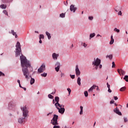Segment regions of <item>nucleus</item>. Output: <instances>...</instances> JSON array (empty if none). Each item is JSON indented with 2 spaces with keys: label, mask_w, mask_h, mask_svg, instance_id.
<instances>
[{
  "label": "nucleus",
  "mask_w": 128,
  "mask_h": 128,
  "mask_svg": "<svg viewBox=\"0 0 128 128\" xmlns=\"http://www.w3.org/2000/svg\"><path fill=\"white\" fill-rule=\"evenodd\" d=\"M20 60L21 61V66L22 68H23L22 69V72L24 76H25V78L28 80L30 78V77L28 76H30V72H28V68H32V66H30V61L28 60L24 56H20Z\"/></svg>",
  "instance_id": "obj_1"
},
{
  "label": "nucleus",
  "mask_w": 128,
  "mask_h": 128,
  "mask_svg": "<svg viewBox=\"0 0 128 128\" xmlns=\"http://www.w3.org/2000/svg\"><path fill=\"white\" fill-rule=\"evenodd\" d=\"M21 110L22 111L23 118H20L18 120V122L19 124H24L26 120L28 118V110L26 106L21 107Z\"/></svg>",
  "instance_id": "obj_2"
},
{
  "label": "nucleus",
  "mask_w": 128,
  "mask_h": 128,
  "mask_svg": "<svg viewBox=\"0 0 128 128\" xmlns=\"http://www.w3.org/2000/svg\"><path fill=\"white\" fill-rule=\"evenodd\" d=\"M58 116L54 114L52 119L51 120L50 124H52L54 126L53 128H60V126H58Z\"/></svg>",
  "instance_id": "obj_3"
},
{
  "label": "nucleus",
  "mask_w": 128,
  "mask_h": 128,
  "mask_svg": "<svg viewBox=\"0 0 128 128\" xmlns=\"http://www.w3.org/2000/svg\"><path fill=\"white\" fill-rule=\"evenodd\" d=\"M16 56H18L22 52V48H20V43L18 42L16 44Z\"/></svg>",
  "instance_id": "obj_4"
},
{
  "label": "nucleus",
  "mask_w": 128,
  "mask_h": 128,
  "mask_svg": "<svg viewBox=\"0 0 128 128\" xmlns=\"http://www.w3.org/2000/svg\"><path fill=\"white\" fill-rule=\"evenodd\" d=\"M92 64L94 66H95L96 70H98V66L100 64V60L98 58H96H96H94V60L92 62Z\"/></svg>",
  "instance_id": "obj_5"
},
{
  "label": "nucleus",
  "mask_w": 128,
  "mask_h": 128,
  "mask_svg": "<svg viewBox=\"0 0 128 128\" xmlns=\"http://www.w3.org/2000/svg\"><path fill=\"white\" fill-rule=\"evenodd\" d=\"M46 70V65L44 64H42L38 70V72L39 74H42V72H44Z\"/></svg>",
  "instance_id": "obj_6"
},
{
  "label": "nucleus",
  "mask_w": 128,
  "mask_h": 128,
  "mask_svg": "<svg viewBox=\"0 0 128 128\" xmlns=\"http://www.w3.org/2000/svg\"><path fill=\"white\" fill-rule=\"evenodd\" d=\"M55 70L57 72L60 70V62H57L55 64Z\"/></svg>",
  "instance_id": "obj_7"
},
{
  "label": "nucleus",
  "mask_w": 128,
  "mask_h": 128,
  "mask_svg": "<svg viewBox=\"0 0 128 128\" xmlns=\"http://www.w3.org/2000/svg\"><path fill=\"white\" fill-rule=\"evenodd\" d=\"M56 108L58 110V112H60V114H64L66 109H64V108Z\"/></svg>",
  "instance_id": "obj_8"
},
{
  "label": "nucleus",
  "mask_w": 128,
  "mask_h": 128,
  "mask_svg": "<svg viewBox=\"0 0 128 128\" xmlns=\"http://www.w3.org/2000/svg\"><path fill=\"white\" fill-rule=\"evenodd\" d=\"M76 73L77 76H80V69H78V65H76Z\"/></svg>",
  "instance_id": "obj_9"
},
{
  "label": "nucleus",
  "mask_w": 128,
  "mask_h": 128,
  "mask_svg": "<svg viewBox=\"0 0 128 128\" xmlns=\"http://www.w3.org/2000/svg\"><path fill=\"white\" fill-rule=\"evenodd\" d=\"M9 108L10 110H12L16 106V104L12 102H10L8 104Z\"/></svg>",
  "instance_id": "obj_10"
},
{
  "label": "nucleus",
  "mask_w": 128,
  "mask_h": 128,
  "mask_svg": "<svg viewBox=\"0 0 128 128\" xmlns=\"http://www.w3.org/2000/svg\"><path fill=\"white\" fill-rule=\"evenodd\" d=\"M70 10L71 12H76V7H74V5L72 4L70 6Z\"/></svg>",
  "instance_id": "obj_11"
},
{
  "label": "nucleus",
  "mask_w": 128,
  "mask_h": 128,
  "mask_svg": "<svg viewBox=\"0 0 128 128\" xmlns=\"http://www.w3.org/2000/svg\"><path fill=\"white\" fill-rule=\"evenodd\" d=\"M117 70L120 75V74H122V76H124V74H126V72H124L122 69H118Z\"/></svg>",
  "instance_id": "obj_12"
},
{
  "label": "nucleus",
  "mask_w": 128,
  "mask_h": 128,
  "mask_svg": "<svg viewBox=\"0 0 128 128\" xmlns=\"http://www.w3.org/2000/svg\"><path fill=\"white\" fill-rule=\"evenodd\" d=\"M114 112L117 114H118L119 116H122V112H120V110H118V107H116L115 109H114Z\"/></svg>",
  "instance_id": "obj_13"
},
{
  "label": "nucleus",
  "mask_w": 128,
  "mask_h": 128,
  "mask_svg": "<svg viewBox=\"0 0 128 128\" xmlns=\"http://www.w3.org/2000/svg\"><path fill=\"white\" fill-rule=\"evenodd\" d=\"M96 88V85H93V86L88 90V92H92V90H95Z\"/></svg>",
  "instance_id": "obj_14"
},
{
  "label": "nucleus",
  "mask_w": 128,
  "mask_h": 128,
  "mask_svg": "<svg viewBox=\"0 0 128 128\" xmlns=\"http://www.w3.org/2000/svg\"><path fill=\"white\" fill-rule=\"evenodd\" d=\"M55 102H56V103L54 104L55 106H56V105L58 104V102H60V98L58 96H56L54 98Z\"/></svg>",
  "instance_id": "obj_15"
},
{
  "label": "nucleus",
  "mask_w": 128,
  "mask_h": 128,
  "mask_svg": "<svg viewBox=\"0 0 128 128\" xmlns=\"http://www.w3.org/2000/svg\"><path fill=\"white\" fill-rule=\"evenodd\" d=\"M53 60H58V54H56V53H54L52 54Z\"/></svg>",
  "instance_id": "obj_16"
},
{
  "label": "nucleus",
  "mask_w": 128,
  "mask_h": 128,
  "mask_svg": "<svg viewBox=\"0 0 128 128\" xmlns=\"http://www.w3.org/2000/svg\"><path fill=\"white\" fill-rule=\"evenodd\" d=\"M114 42V36L112 35L110 36V44H112Z\"/></svg>",
  "instance_id": "obj_17"
},
{
  "label": "nucleus",
  "mask_w": 128,
  "mask_h": 128,
  "mask_svg": "<svg viewBox=\"0 0 128 128\" xmlns=\"http://www.w3.org/2000/svg\"><path fill=\"white\" fill-rule=\"evenodd\" d=\"M56 108H64V105L63 104H60V103H58V104H56V106H55Z\"/></svg>",
  "instance_id": "obj_18"
},
{
  "label": "nucleus",
  "mask_w": 128,
  "mask_h": 128,
  "mask_svg": "<svg viewBox=\"0 0 128 128\" xmlns=\"http://www.w3.org/2000/svg\"><path fill=\"white\" fill-rule=\"evenodd\" d=\"M9 34H12L13 36H15V38H18V35H16V33L14 31V30H12L11 32H9Z\"/></svg>",
  "instance_id": "obj_19"
},
{
  "label": "nucleus",
  "mask_w": 128,
  "mask_h": 128,
  "mask_svg": "<svg viewBox=\"0 0 128 128\" xmlns=\"http://www.w3.org/2000/svg\"><path fill=\"white\" fill-rule=\"evenodd\" d=\"M46 36H47L48 40H50V38H52V36H50V34L48 32H46Z\"/></svg>",
  "instance_id": "obj_20"
},
{
  "label": "nucleus",
  "mask_w": 128,
  "mask_h": 128,
  "mask_svg": "<svg viewBox=\"0 0 128 128\" xmlns=\"http://www.w3.org/2000/svg\"><path fill=\"white\" fill-rule=\"evenodd\" d=\"M80 80H82L80 79V78L78 77L77 79V84H78V86H80L81 84Z\"/></svg>",
  "instance_id": "obj_21"
},
{
  "label": "nucleus",
  "mask_w": 128,
  "mask_h": 128,
  "mask_svg": "<svg viewBox=\"0 0 128 128\" xmlns=\"http://www.w3.org/2000/svg\"><path fill=\"white\" fill-rule=\"evenodd\" d=\"M2 2L4 4H8V2H10L12 0H2Z\"/></svg>",
  "instance_id": "obj_22"
},
{
  "label": "nucleus",
  "mask_w": 128,
  "mask_h": 128,
  "mask_svg": "<svg viewBox=\"0 0 128 128\" xmlns=\"http://www.w3.org/2000/svg\"><path fill=\"white\" fill-rule=\"evenodd\" d=\"M0 8L6 9V5H4V4H1L0 6Z\"/></svg>",
  "instance_id": "obj_23"
},
{
  "label": "nucleus",
  "mask_w": 128,
  "mask_h": 128,
  "mask_svg": "<svg viewBox=\"0 0 128 128\" xmlns=\"http://www.w3.org/2000/svg\"><path fill=\"white\" fill-rule=\"evenodd\" d=\"M34 82H35L34 78H32V77H31V80L30 82V84H34Z\"/></svg>",
  "instance_id": "obj_24"
},
{
  "label": "nucleus",
  "mask_w": 128,
  "mask_h": 128,
  "mask_svg": "<svg viewBox=\"0 0 128 128\" xmlns=\"http://www.w3.org/2000/svg\"><path fill=\"white\" fill-rule=\"evenodd\" d=\"M126 86L122 87L120 89V92H124L126 90Z\"/></svg>",
  "instance_id": "obj_25"
},
{
  "label": "nucleus",
  "mask_w": 128,
  "mask_h": 128,
  "mask_svg": "<svg viewBox=\"0 0 128 128\" xmlns=\"http://www.w3.org/2000/svg\"><path fill=\"white\" fill-rule=\"evenodd\" d=\"M95 36H96V34H94V33L91 34H90V38H94Z\"/></svg>",
  "instance_id": "obj_26"
},
{
  "label": "nucleus",
  "mask_w": 128,
  "mask_h": 128,
  "mask_svg": "<svg viewBox=\"0 0 128 128\" xmlns=\"http://www.w3.org/2000/svg\"><path fill=\"white\" fill-rule=\"evenodd\" d=\"M83 108H84V107H82V106H80V114H82V110H83Z\"/></svg>",
  "instance_id": "obj_27"
},
{
  "label": "nucleus",
  "mask_w": 128,
  "mask_h": 128,
  "mask_svg": "<svg viewBox=\"0 0 128 128\" xmlns=\"http://www.w3.org/2000/svg\"><path fill=\"white\" fill-rule=\"evenodd\" d=\"M106 58H110V60H112V54H110V55H109V56H106Z\"/></svg>",
  "instance_id": "obj_28"
},
{
  "label": "nucleus",
  "mask_w": 128,
  "mask_h": 128,
  "mask_svg": "<svg viewBox=\"0 0 128 128\" xmlns=\"http://www.w3.org/2000/svg\"><path fill=\"white\" fill-rule=\"evenodd\" d=\"M84 94L86 98H88V91H85L84 92Z\"/></svg>",
  "instance_id": "obj_29"
},
{
  "label": "nucleus",
  "mask_w": 128,
  "mask_h": 128,
  "mask_svg": "<svg viewBox=\"0 0 128 128\" xmlns=\"http://www.w3.org/2000/svg\"><path fill=\"white\" fill-rule=\"evenodd\" d=\"M124 80L126 82H128V76H125L124 78Z\"/></svg>",
  "instance_id": "obj_30"
},
{
  "label": "nucleus",
  "mask_w": 128,
  "mask_h": 128,
  "mask_svg": "<svg viewBox=\"0 0 128 128\" xmlns=\"http://www.w3.org/2000/svg\"><path fill=\"white\" fill-rule=\"evenodd\" d=\"M48 76V74L44 72V74H41V76H44V78H46Z\"/></svg>",
  "instance_id": "obj_31"
},
{
  "label": "nucleus",
  "mask_w": 128,
  "mask_h": 128,
  "mask_svg": "<svg viewBox=\"0 0 128 128\" xmlns=\"http://www.w3.org/2000/svg\"><path fill=\"white\" fill-rule=\"evenodd\" d=\"M42 40H44V34L40 35V40H42Z\"/></svg>",
  "instance_id": "obj_32"
},
{
  "label": "nucleus",
  "mask_w": 128,
  "mask_h": 128,
  "mask_svg": "<svg viewBox=\"0 0 128 128\" xmlns=\"http://www.w3.org/2000/svg\"><path fill=\"white\" fill-rule=\"evenodd\" d=\"M66 16V14L62 13L60 14V18H64Z\"/></svg>",
  "instance_id": "obj_33"
},
{
  "label": "nucleus",
  "mask_w": 128,
  "mask_h": 128,
  "mask_svg": "<svg viewBox=\"0 0 128 128\" xmlns=\"http://www.w3.org/2000/svg\"><path fill=\"white\" fill-rule=\"evenodd\" d=\"M67 90L68 92V94L70 96V92H72V90H70V88H67Z\"/></svg>",
  "instance_id": "obj_34"
},
{
  "label": "nucleus",
  "mask_w": 128,
  "mask_h": 128,
  "mask_svg": "<svg viewBox=\"0 0 128 128\" xmlns=\"http://www.w3.org/2000/svg\"><path fill=\"white\" fill-rule=\"evenodd\" d=\"M48 98H51V99H52L54 98V96H52V94H49L48 95Z\"/></svg>",
  "instance_id": "obj_35"
},
{
  "label": "nucleus",
  "mask_w": 128,
  "mask_h": 128,
  "mask_svg": "<svg viewBox=\"0 0 128 128\" xmlns=\"http://www.w3.org/2000/svg\"><path fill=\"white\" fill-rule=\"evenodd\" d=\"M3 12H4V14H6V16H8V11H7V10H4L3 11Z\"/></svg>",
  "instance_id": "obj_36"
},
{
  "label": "nucleus",
  "mask_w": 128,
  "mask_h": 128,
  "mask_svg": "<svg viewBox=\"0 0 128 128\" xmlns=\"http://www.w3.org/2000/svg\"><path fill=\"white\" fill-rule=\"evenodd\" d=\"M112 68H116V64H114V62H112Z\"/></svg>",
  "instance_id": "obj_37"
},
{
  "label": "nucleus",
  "mask_w": 128,
  "mask_h": 128,
  "mask_svg": "<svg viewBox=\"0 0 128 128\" xmlns=\"http://www.w3.org/2000/svg\"><path fill=\"white\" fill-rule=\"evenodd\" d=\"M114 32H120V30H118V28H115L114 29Z\"/></svg>",
  "instance_id": "obj_38"
},
{
  "label": "nucleus",
  "mask_w": 128,
  "mask_h": 128,
  "mask_svg": "<svg viewBox=\"0 0 128 128\" xmlns=\"http://www.w3.org/2000/svg\"><path fill=\"white\" fill-rule=\"evenodd\" d=\"M4 76V74L2 72H0V76Z\"/></svg>",
  "instance_id": "obj_39"
},
{
  "label": "nucleus",
  "mask_w": 128,
  "mask_h": 128,
  "mask_svg": "<svg viewBox=\"0 0 128 128\" xmlns=\"http://www.w3.org/2000/svg\"><path fill=\"white\" fill-rule=\"evenodd\" d=\"M124 122H128V118L126 117H124Z\"/></svg>",
  "instance_id": "obj_40"
},
{
  "label": "nucleus",
  "mask_w": 128,
  "mask_h": 128,
  "mask_svg": "<svg viewBox=\"0 0 128 128\" xmlns=\"http://www.w3.org/2000/svg\"><path fill=\"white\" fill-rule=\"evenodd\" d=\"M82 46H83L84 48H86V46H88V44H86V43H84L83 44H82Z\"/></svg>",
  "instance_id": "obj_41"
},
{
  "label": "nucleus",
  "mask_w": 128,
  "mask_h": 128,
  "mask_svg": "<svg viewBox=\"0 0 128 128\" xmlns=\"http://www.w3.org/2000/svg\"><path fill=\"white\" fill-rule=\"evenodd\" d=\"M88 20H94V17L93 16H89Z\"/></svg>",
  "instance_id": "obj_42"
},
{
  "label": "nucleus",
  "mask_w": 128,
  "mask_h": 128,
  "mask_svg": "<svg viewBox=\"0 0 128 128\" xmlns=\"http://www.w3.org/2000/svg\"><path fill=\"white\" fill-rule=\"evenodd\" d=\"M70 76L71 78H74V75H72V74H70Z\"/></svg>",
  "instance_id": "obj_43"
},
{
  "label": "nucleus",
  "mask_w": 128,
  "mask_h": 128,
  "mask_svg": "<svg viewBox=\"0 0 128 128\" xmlns=\"http://www.w3.org/2000/svg\"><path fill=\"white\" fill-rule=\"evenodd\" d=\"M114 100H118V96H114Z\"/></svg>",
  "instance_id": "obj_44"
},
{
  "label": "nucleus",
  "mask_w": 128,
  "mask_h": 128,
  "mask_svg": "<svg viewBox=\"0 0 128 128\" xmlns=\"http://www.w3.org/2000/svg\"><path fill=\"white\" fill-rule=\"evenodd\" d=\"M110 86L108 84V82H107V88H110Z\"/></svg>",
  "instance_id": "obj_45"
},
{
  "label": "nucleus",
  "mask_w": 128,
  "mask_h": 128,
  "mask_svg": "<svg viewBox=\"0 0 128 128\" xmlns=\"http://www.w3.org/2000/svg\"><path fill=\"white\" fill-rule=\"evenodd\" d=\"M61 78H64V73H61Z\"/></svg>",
  "instance_id": "obj_46"
},
{
  "label": "nucleus",
  "mask_w": 128,
  "mask_h": 128,
  "mask_svg": "<svg viewBox=\"0 0 128 128\" xmlns=\"http://www.w3.org/2000/svg\"><path fill=\"white\" fill-rule=\"evenodd\" d=\"M110 104H114V100H112L110 101Z\"/></svg>",
  "instance_id": "obj_47"
},
{
  "label": "nucleus",
  "mask_w": 128,
  "mask_h": 128,
  "mask_svg": "<svg viewBox=\"0 0 128 128\" xmlns=\"http://www.w3.org/2000/svg\"><path fill=\"white\" fill-rule=\"evenodd\" d=\"M118 14L119 16H122V11H120V12H118Z\"/></svg>",
  "instance_id": "obj_48"
},
{
  "label": "nucleus",
  "mask_w": 128,
  "mask_h": 128,
  "mask_svg": "<svg viewBox=\"0 0 128 128\" xmlns=\"http://www.w3.org/2000/svg\"><path fill=\"white\" fill-rule=\"evenodd\" d=\"M64 4L65 6H68V0H66V2H64Z\"/></svg>",
  "instance_id": "obj_49"
},
{
  "label": "nucleus",
  "mask_w": 128,
  "mask_h": 128,
  "mask_svg": "<svg viewBox=\"0 0 128 128\" xmlns=\"http://www.w3.org/2000/svg\"><path fill=\"white\" fill-rule=\"evenodd\" d=\"M108 92H112V90H110V88H108Z\"/></svg>",
  "instance_id": "obj_50"
},
{
  "label": "nucleus",
  "mask_w": 128,
  "mask_h": 128,
  "mask_svg": "<svg viewBox=\"0 0 128 128\" xmlns=\"http://www.w3.org/2000/svg\"><path fill=\"white\" fill-rule=\"evenodd\" d=\"M39 43L40 44H42V39H40Z\"/></svg>",
  "instance_id": "obj_51"
},
{
  "label": "nucleus",
  "mask_w": 128,
  "mask_h": 128,
  "mask_svg": "<svg viewBox=\"0 0 128 128\" xmlns=\"http://www.w3.org/2000/svg\"><path fill=\"white\" fill-rule=\"evenodd\" d=\"M96 88H96V90H98V92H100V88H98V86H96Z\"/></svg>",
  "instance_id": "obj_52"
},
{
  "label": "nucleus",
  "mask_w": 128,
  "mask_h": 128,
  "mask_svg": "<svg viewBox=\"0 0 128 128\" xmlns=\"http://www.w3.org/2000/svg\"><path fill=\"white\" fill-rule=\"evenodd\" d=\"M99 68H102V64H100Z\"/></svg>",
  "instance_id": "obj_53"
},
{
  "label": "nucleus",
  "mask_w": 128,
  "mask_h": 128,
  "mask_svg": "<svg viewBox=\"0 0 128 128\" xmlns=\"http://www.w3.org/2000/svg\"><path fill=\"white\" fill-rule=\"evenodd\" d=\"M52 114V112L48 113L47 114V116H50V114Z\"/></svg>",
  "instance_id": "obj_54"
},
{
  "label": "nucleus",
  "mask_w": 128,
  "mask_h": 128,
  "mask_svg": "<svg viewBox=\"0 0 128 128\" xmlns=\"http://www.w3.org/2000/svg\"><path fill=\"white\" fill-rule=\"evenodd\" d=\"M17 82H18V84H20V80H18Z\"/></svg>",
  "instance_id": "obj_55"
},
{
  "label": "nucleus",
  "mask_w": 128,
  "mask_h": 128,
  "mask_svg": "<svg viewBox=\"0 0 128 128\" xmlns=\"http://www.w3.org/2000/svg\"><path fill=\"white\" fill-rule=\"evenodd\" d=\"M22 88L24 90H26V88L22 87Z\"/></svg>",
  "instance_id": "obj_56"
},
{
  "label": "nucleus",
  "mask_w": 128,
  "mask_h": 128,
  "mask_svg": "<svg viewBox=\"0 0 128 128\" xmlns=\"http://www.w3.org/2000/svg\"><path fill=\"white\" fill-rule=\"evenodd\" d=\"M20 88H22V85H20V84H19Z\"/></svg>",
  "instance_id": "obj_57"
},
{
  "label": "nucleus",
  "mask_w": 128,
  "mask_h": 128,
  "mask_svg": "<svg viewBox=\"0 0 128 128\" xmlns=\"http://www.w3.org/2000/svg\"><path fill=\"white\" fill-rule=\"evenodd\" d=\"M56 94V92H52L51 93V94Z\"/></svg>",
  "instance_id": "obj_58"
},
{
  "label": "nucleus",
  "mask_w": 128,
  "mask_h": 128,
  "mask_svg": "<svg viewBox=\"0 0 128 128\" xmlns=\"http://www.w3.org/2000/svg\"><path fill=\"white\" fill-rule=\"evenodd\" d=\"M55 102H54V100H52V104H55Z\"/></svg>",
  "instance_id": "obj_59"
},
{
  "label": "nucleus",
  "mask_w": 128,
  "mask_h": 128,
  "mask_svg": "<svg viewBox=\"0 0 128 128\" xmlns=\"http://www.w3.org/2000/svg\"><path fill=\"white\" fill-rule=\"evenodd\" d=\"M97 36H100V35L99 34H98L97 35Z\"/></svg>",
  "instance_id": "obj_60"
},
{
  "label": "nucleus",
  "mask_w": 128,
  "mask_h": 128,
  "mask_svg": "<svg viewBox=\"0 0 128 128\" xmlns=\"http://www.w3.org/2000/svg\"><path fill=\"white\" fill-rule=\"evenodd\" d=\"M96 126V122H94V126Z\"/></svg>",
  "instance_id": "obj_61"
},
{
  "label": "nucleus",
  "mask_w": 128,
  "mask_h": 128,
  "mask_svg": "<svg viewBox=\"0 0 128 128\" xmlns=\"http://www.w3.org/2000/svg\"><path fill=\"white\" fill-rule=\"evenodd\" d=\"M72 48H73L74 47V44H72Z\"/></svg>",
  "instance_id": "obj_62"
},
{
  "label": "nucleus",
  "mask_w": 128,
  "mask_h": 128,
  "mask_svg": "<svg viewBox=\"0 0 128 128\" xmlns=\"http://www.w3.org/2000/svg\"><path fill=\"white\" fill-rule=\"evenodd\" d=\"M74 124V122H72V124Z\"/></svg>",
  "instance_id": "obj_63"
},
{
  "label": "nucleus",
  "mask_w": 128,
  "mask_h": 128,
  "mask_svg": "<svg viewBox=\"0 0 128 128\" xmlns=\"http://www.w3.org/2000/svg\"><path fill=\"white\" fill-rule=\"evenodd\" d=\"M115 106H118V104H114Z\"/></svg>",
  "instance_id": "obj_64"
}]
</instances>
